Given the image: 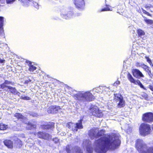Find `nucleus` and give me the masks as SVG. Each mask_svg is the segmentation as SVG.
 I'll list each match as a JSON object with an SVG mask.
<instances>
[{
  "label": "nucleus",
  "instance_id": "1",
  "mask_svg": "<svg viewBox=\"0 0 153 153\" xmlns=\"http://www.w3.org/2000/svg\"><path fill=\"white\" fill-rule=\"evenodd\" d=\"M120 143L119 134L105 135L95 141V151L98 153H105L109 149H116Z\"/></svg>",
  "mask_w": 153,
  "mask_h": 153
},
{
  "label": "nucleus",
  "instance_id": "2",
  "mask_svg": "<svg viewBox=\"0 0 153 153\" xmlns=\"http://www.w3.org/2000/svg\"><path fill=\"white\" fill-rule=\"evenodd\" d=\"M135 146L140 153H153V147H147L142 139L137 140Z\"/></svg>",
  "mask_w": 153,
  "mask_h": 153
},
{
  "label": "nucleus",
  "instance_id": "3",
  "mask_svg": "<svg viewBox=\"0 0 153 153\" xmlns=\"http://www.w3.org/2000/svg\"><path fill=\"white\" fill-rule=\"evenodd\" d=\"M74 96L75 99L82 102L92 101L94 99L93 95L89 91L84 93L79 92Z\"/></svg>",
  "mask_w": 153,
  "mask_h": 153
},
{
  "label": "nucleus",
  "instance_id": "4",
  "mask_svg": "<svg viewBox=\"0 0 153 153\" xmlns=\"http://www.w3.org/2000/svg\"><path fill=\"white\" fill-rule=\"evenodd\" d=\"M151 129L149 125L142 123L139 127V132L140 135L145 136L150 133Z\"/></svg>",
  "mask_w": 153,
  "mask_h": 153
},
{
  "label": "nucleus",
  "instance_id": "5",
  "mask_svg": "<svg viewBox=\"0 0 153 153\" xmlns=\"http://www.w3.org/2000/svg\"><path fill=\"white\" fill-rule=\"evenodd\" d=\"M67 126L74 132L77 131L78 129H82L83 128V126L82 125V120H79L78 122L76 123H69L67 124Z\"/></svg>",
  "mask_w": 153,
  "mask_h": 153
},
{
  "label": "nucleus",
  "instance_id": "6",
  "mask_svg": "<svg viewBox=\"0 0 153 153\" xmlns=\"http://www.w3.org/2000/svg\"><path fill=\"white\" fill-rule=\"evenodd\" d=\"M89 110L92 115L95 117H100L103 115L102 111L100 110L97 106H92L90 108Z\"/></svg>",
  "mask_w": 153,
  "mask_h": 153
},
{
  "label": "nucleus",
  "instance_id": "7",
  "mask_svg": "<svg viewBox=\"0 0 153 153\" xmlns=\"http://www.w3.org/2000/svg\"><path fill=\"white\" fill-rule=\"evenodd\" d=\"M67 153H83L79 147H75L72 148L71 146L67 145L66 147Z\"/></svg>",
  "mask_w": 153,
  "mask_h": 153
},
{
  "label": "nucleus",
  "instance_id": "8",
  "mask_svg": "<svg viewBox=\"0 0 153 153\" xmlns=\"http://www.w3.org/2000/svg\"><path fill=\"white\" fill-rule=\"evenodd\" d=\"M143 120L146 122L150 123L153 122V113L147 112L143 114Z\"/></svg>",
  "mask_w": 153,
  "mask_h": 153
},
{
  "label": "nucleus",
  "instance_id": "9",
  "mask_svg": "<svg viewBox=\"0 0 153 153\" xmlns=\"http://www.w3.org/2000/svg\"><path fill=\"white\" fill-rule=\"evenodd\" d=\"M114 99L119 102L118 106L119 107H123L125 105V102L121 95L119 94H114Z\"/></svg>",
  "mask_w": 153,
  "mask_h": 153
},
{
  "label": "nucleus",
  "instance_id": "10",
  "mask_svg": "<svg viewBox=\"0 0 153 153\" xmlns=\"http://www.w3.org/2000/svg\"><path fill=\"white\" fill-rule=\"evenodd\" d=\"M36 135L39 138L45 140H49L51 138V136L45 132H39Z\"/></svg>",
  "mask_w": 153,
  "mask_h": 153
},
{
  "label": "nucleus",
  "instance_id": "11",
  "mask_svg": "<svg viewBox=\"0 0 153 153\" xmlns=\"http://www.w3.org/2000/svg\"><path fill=\"white\" fill-rule=\"evenodd\" d=\"M91 142L89 140H85L83 141V145L85 147L87 151L89 153H91L93 152V149L91 146Z\"/></svg>",
  "mask_w": 153,
  "mask_h": 153
},
{
  "label": "nucleus",
  "instance_id": "12",
  "mask_svg": "<svg viewBox=\"0 0 153 153\" xmlns=\"http://www.w3.org/2000/svg\"><path fill=\"white\" fill-rule=\"evenodd\" d=\"M61 16L63 18L66 19H68L73 16V13L71 11H68V10H63L62 11Z\"/></svg>",
  "mask_w": 153,
  "mask_h": 153
},
{
  "label": "nucleus",
  "instance_id": "13",
  "mask_svg": "<svg viewBox=\"0 0 153 153\" xmlns=\"http://www.w3.org/2000/svg\"><path fill=\"white\" fill-rule=\"evenodd\" d=\"M127 77L128 80L131 82L139 85L141 88H144L143 85L141 83L140 81L138 80H135L130 73H128V74Z\"/></svg>",
  "mask_w": 153,
  "mask_h": 153
},
{
  "label": "nucleus",
  "instance_id": "14",
  "mask_svg": "<svg viewBox=\"0 0 153 153\" xmlns=\"http://www.w3.org/2000/svg\"><path fill=\"white\" fill-rule=\"evenodd\" d=\"M127 77L128 80L131 82L139 85L141 88H144L143 85L141 83L140 81L138 80H135L130 73H128V74Z\"/></svg>",
  "mask_w": 153,
  "mask_h": 153
},
{
  "label": "nucleus",
  "instance_id": "15",
  "mask_svg": "<svg viewBox=\"0 0 153 153\" xmlns=\"http://www.w3.org/2000/svg\"><path fill=\"white\" fill-rule=\"evenodd\" d=\"M60 109V107L59 106L51 105L48 108V112L51 114L56 113Z\"/></svg>",
  "mask_w": 153,
  "mask_h": 153
},
{
  "label": "nucleus",
  "instance_id": "16",
  "mask_svg": "<svg viewBox=\"0 0 153 153\" xmlns=\"http://www.w3.org/2000/svg\"><path fill=\"white\" fill-rule=\"evenodd\" d=\"M24 3V5L27 6L29 5L30 4H33V6L37 9H38L39 8V5L36 2L32 0H22Z\"/></svg>",
  "mask_w": 153,
  "mask_h": 153
},
{
  "label": "nucleus",
  "instance_id": "17",
  "mask_svg": "<svg viewBox=\"0 0 153 153\" xmlns=\"http://www.w3.org/2000/svg\"><path fill=\"white\" fill-rule=\"evenodd\" d=\"M98 132V129L97 128H92L89 131V136L92 139L94 138H97V133Z\"/></svg>",
  "mask_w": 153,
  "mask_h": 153
},
{
  "label": "nucleus",
  "instance_id": "18",
  "mask_svg": "<svg viewBox=\"0 0 153 153\" xmlns=\"http://www.w3.org/2000/svg\"><path fill=\"white\" fill-rule=\"evenodd\" d=\"M73 2L78 9H82L84 4L83 0H73Z\"/></svg>",
  "mask_w": 153,
  "mask_h": 153
},
{
  "label": "nucleus",
  "instance_id": "19",
  "mask_svg": "<svg viewBox=\"0 0 153 153\" xmlns=\"http://www.w3.org/2000/svg\"><path fill=\"white\" fill-rule=\"evenodd\" d=\"M132 73L133 76L136 78L139 79L140 77H144V76L142 72L138 69H133Z\"/></svg>",
  "mask_w": 153,
  "mask_h": 153
},
{
  "label": "nucleus",
  "instance_id": "20",
  "mask_svg": "<svg viewBox=\"0 0 153 153\" xmlns=\"http://www.w3.org/2000/svg\"><path fill=\"white\" fill-rule=\"evenodd\" d=\"M139 65V63H137V66H141L147 72L149 75L150 76V77H152L153 76L152 74H151L150 68L149 67L144 64L141 65Z\"/></svg>",
  "mask_w": 153,
  "mask_h": 153
},
{
  "label": "nucleus",
  "instance_id": "21",
  "mask_svg": "<svg viewBox=\"0 0 153 153\" xmlns=\"http://www.w3.org/2000/svg\"><path fill=\"white\" fill-rule=\"evenodd\" d=\"M4 143L8 148H12L13 147V143L10 140H6L4 141Z\"/></svg>",
  "mask_w": 153,
  "mask_h": 153
},
{
  "label": "nucleus",
  "instance_id": "22",
  "mask_svg": "<svg viewBox=\"0 0 153 153\" xmlns=\"http://www.w3.org/2000/svg\"><path fill=\"white\" fill-rule=\"evenodd\" d=\"M3 19L4 18L3 17L0 16V35H3L4 34L2 27L3 26Z\"/></svg>",
  "mask_w": 153,
  "mask_h": 153
},
{
  "label": "nucleus",
  "instance_id": "23",
  "mask_svg": "<svg viewBox=\"0 0 153 153\" xmlns=\"http://www.w3.org/2000/svg\"><path fill=\"white\" fill-rule=\"evenodd\" d=\"M27 63L29 62L28 64V66L29 67V70L31 72V74H32L33 72L35 70H36V68L34 66H33V65H31V62L26 61Z\"/></svg>",
  "mask_w": 153,
  "mask_h": 153
},
{
  "label": "nucleus",
  "instance_id": "24",
  "mask_svg": "<svg viewBox=\"0 0 153 153\" xmlns=\"http://www.w3.org/2000/svg\"><path fill=\"white\" fill-rule=\"evenodd\" d=\"M54 126V124L53 123H49L46 125H44L42 126L43 129H47L53 128Z\"/></svg>",
  "mask_w": 153,
  "mask_h": 153
},
{
  "label": "nucleus",
  "instance_id": "25",
  "mask_svg": "<svg viewBox=\"0 0 153 153\" xmlns=\"http://www.w3.org/2000/svg\"><path fill=\"white\" fill-rule=\"evenodd\" d=\"M36 127V125L35 124L29 122L27 124V125L26 128L27 129L31 130L33 128H35Z\"/></svg>",
  "mask_w": 153,
  "mask_h": 153
},
{
  "label": "nucleus",
  "instance_id": "26",
  "mask_svg": "<svg viewBox=\"0 0 153 153\" xmlns=\"http://www.w3.org/2000/svg\"><path fill=\"white\" fill-rule=\"evenodd\" d=\"M105 133V131L103 130H100L99 131L98 130V132L97 133V138L103 136L104 135Z\"/></svg>",
  "mask_w": 153,
  "mask_h": 153
},
{
  "label": "nucleus",
  "instance_id": "27",
  "mask_svg": "<svg viewBox=\"0 0 153 153\" xmlns=\"http://www.w3.org/2000/svg\"><path fill=\"white\" fill-rule=\"evenodd\" d=\"M7 88L10 90L11 92L12 93L15 94L16 93V91L14 88L12 87L11 86H7Z\"/></svg>",
  "mask_w": 153,
  "mask_h": 153
},
{
  "label": "nucleus",
  "instance_id": "28",
  "mask_svg": "<svg viewBox=\"0 0 153 153\" xmlns=\"http://www.w3.org/2000/svg\"><path fill=\"white\" fill-rule=\"evenodd\" d=\"M16 144L17 145V146L19 148L21 147L22 146V143L21 141L19 139L16 141Z\"/></svg>",
  "mask_w": 153,
  "mask_h": 153
},
{
  "label": "nucleus",
  "instance_id": "29",
  "mask_svg": "<svg viewBox=\"0 0 153 153\" xmlns=\"http://www.w3.org/2000/svg\"><path fill=\"white\" fill-rule=\"evenodd\" d=\"M14 116L18 119L21 118L22 119H23L24 117L21 114L19 113H16L15 114H14Z\"/></svg>",
  "mask_w": 153,
  "mask_h": 153
},
{
  "label": "nucleus",
  "instance_id": "30",
  "mask_svg": "<svg viewBox=\"0 0 153 153\" xmlns=\"http://www.w3.org/2000/svg\"><path fill=\"white\" fill-rule=\"evenodd\" d=\"M7 86H9L7 85L4 83L0 85V89L1 88L2 89H4V90H7Z\"/></svg>",
  "mask_w": 153,
  "mask_h": 153
},
{
  "label": "nucleus",
  "instance_id": "31",
  "mask_svg": "<svg viewBox=\"0 0 153 153\" xmlns=\"http://www.w3.org/2000/svg\"><path fill=\"white\" fill-rule=\"evenodd\" d=\"M137 33L139 36H141L145 35V32L141 29H138L137 30Z\"/></svg>",
  "mask_w": 153,
  "mask_h": 153
},
{
  "label": "nucleus",
  "instance_id": "32",
  "mask_svg": "<svg viewBox=\"0 0 153 153\" xmlns=\"http://www.w3.org/2000/svg\"><path fill=\"white\" fill-rule=\"evenodd\" d=\"M144 20L145 22L148 24L151 25L153 23V21L152 20L147 19L145 17Z\"/></svg>",
  "mask_w": 153,
  "mask_h": 153
},
{
  "label": "nucleus",
  "instance_id": "33",
  "mask_svg": "<svg viewBox=\"0 0 153 153\" xmlns=\"http://www.w3.org/2000/svg\"><path fill=\"white\" fill-rule=\"evenodd\" d=\"M7 128V126L3 123L0 124V129L1 130H4L6 129Z\"/></svg>",
  "mask_w": 153,
  "mask_h": 153
},
{
  "label": "nucleus",
  "instance_id": "34",
  "mask_svg": "<svg viewBox=\"0 0 153 153\" xmlns=\"http://www.w3.org/2000/svg\"><path fill=\"white\" fill-rule=\"evenodd\" d=\"M16 0H6V3L8 5L12 4Z\"/></svg>",
  "mask_w": 153,
  "mask_h": 153
},
{
  "label": "nucleus",
  "instance_id": "35",
  "mask_svg": "<svg viewBox=\"0 0 153 153\" xmlns=\"http://www.w3.org/2000/svg\"><path fill=\"white\" fill-rule=\"evenodd\" d=\"M111 7L109 6L106 8L102 9L101 10V11L112 10H111Z\"/></svg>",
  "mask_w": 153,
  "mask_h": 153
},
{
  "label": "nucleus",
  "instance_id": "36",
  "mask_svg": "<svg viewBox=\"0 0 153 153\" xmlns=\"http://www.w3.org/2000/svg\"><path fill=\"white\" fill-rule=\"evenodd\" d=\"M4 83L6 84V85L9 84L13 85V83L12 82L8 80H5Z\"/></svg>",
  "mask_w": 153,
  "mask_h": 153
},
{
  "label": "nucleus",
  "instance_id": "37",
  "mask_svg": "<svg viewBox=\"0 0 153 153\" xmlns=\"http://www.w3.org/2000/svg\"><path fill=\"white\" fill-rule=\"evenodd\" d=\"M30 114L33 117H36L38 116V114L36 113L31 112Z\"/></svg>",
  "mask_w": 153,
  "mask_h": 153
},
{
  "label": "nucleus",
  "instance_id": "38",
  "mask_svg": "<svg viewBox=\"0 0 153 153\" xmlns=\"http://www.w3.org/2000/svg\"><path fill=\"white\" fill-rule=\"evenodd\" d=\"M145 58L146 59L147 62H149L150 65H151V64H152V63L151 60L149 58V57L147 56H145Z\"/></svg>",
  "mask_w": 153,
  "mask_h": 153
},
{
  "label": "nucleus",
  "instance_id": "39",
  "mask_svg": "<svg viewBox=\"0 0 153 153\" xmlns=\"http://www.w3.org/2000/svg\"><path fill=\"white\" fill-rule=\"evenodd\" d=\"M120 82L119 81H116V82H114V83L113 85H114V86H117L118 85L120 84Z\"/></svg>",
  "mask_w": 153,
  "mask_h": 153
},
{
  "label": "nucleus",
  "instance_id": "40",
  "mask_svg": "<svg viewBox=\"0 0 153 153\" xmlns=\"http://www.w3.org/2000/svg\"><path fill=\"white\" fill-rule=\"evenodd\" d=\"M53 140L55 143H57L59 141V140L57 138H53Z\"/></svg>",
  "mask_w": 153,
  "mask_h": 153
},
{
  "label": "nucleus",
  "instance_id": "41",
  "mask_svg": "<svg viewBox=\"0 0 153 153\" xmlns=\"http://www.w3.org/2000/svg\"><path fill=\"white\" fill-rule=\"evenodd\" d=\"M21 98L23 100H29L30 98L26 96H22L21 97Z\"/></svg>",
  "mask_w": 153,
  "mask_h": 153
},
{
  "label": "nucleus",
  "instance_id": "42",
  "mask_svg": "<svg viewBox=\"0 0 153 153\" xmlns=\"http://www.w3.org/2000/svg\"><path fill=\"white\" fill-rule=\"evenodd\" d=\"M143 13L146 14L148 16H150L151 15L148 12H147L145 10H143Z\"/></svg>",
  "mask_w": 153,
  "mask_h": 153
},
{
  "label": "nucleus",
  "instance_id": "43",
  "mask_svg": "<svg viewBox=\"0 0 153 153\" xmlns=\"http://www.w3.org/2000/svg\"><path fill=\"white\" fill-rule=\"evenodd\" d=\"M32 81V80L29 79L28 80H26L25 82V83L27 84H28L29 82H31Z\"/></svg>",
  "mask_w": 153,
  "mask_h": 153
},
{
  "label": "nucleus",
  "instance_id": "44",
  "mask_svg": "<svg viewBox=\"0 0 153 153\" xmlns=\"http://www.w3.org/2000/svg\"><path fill=\"white\" fill-rule=\"evenodd\" d=\"M5 60L4 59H2L0 58V63H4Z\"/></svg>",
  "mask_w": 153,
  "mask_h": 153
},
{
  "label": "nucleus",
  "instance_id": "45",
  "mask_svg": "<svg viewBox=\"0 0 153 153\" xmlns=\"http://www.w3.org/2000/svg\"><path fill=\"white\" fill-rule=\"evenodd\" d=\"M80 13L75 14L74 15V16H80Z\"/></svg>",
  "mask_w": 153,
  "mask_h": 153
},
{
  "label": "nucleus",
  "instance_id": "46",
  "mask_svg": "<svg viewBox=\"0 0 153 153\" xmlns=\"http://www.w3.org/2000/svg\"><path fill=\"white\" fill-rule=\"evenodd\" d=\"M128 131H129V132H131V129L130 128L129 129Z\"/></svg>",
  "mask_w": 153,
  "mask_h": 153
},
{
  "label": "nucleus",
  "instance_id": "47",
  "mask_svg": "<svg viewBox=\"0 0 153 153\" xmlns=\"http://www.w3.org/2000/svg\"><path fill=\"white\" fill-rule=\"evenodd\" d=\"M152 125V129H153V125Z\"/></svg>",
  "mask_w": 153,
  "mask_h": 153
},
{
  "label": "nucleus",
  "instance_id": "48",
  "mask_svg": "<svg viewBox=\"0 0 153 153\" xmlns=\"http://www.w3.org/2000/svg\"><path fill=\"white\" fill-rule=\"evenodd\" d=\"M152 66H153V64L152 65Z\"/></svg>",
  "mask_w": 153,
  "mask_h": 153
},
{
  "label": "nucleus",
  "instance_id": "49",
  "mask_svg": "<svg viewBox=\"0 0 153 153\" xmlns=\"http://www.w3.org/2000/svg\"><path fill=\"white\" fill-rule=\"evenodd\" d=\"M1 0H0V1H1Z\"/></svg>",
  "mask_w": 153,
  "mask_h": 153
}]
</instances>
